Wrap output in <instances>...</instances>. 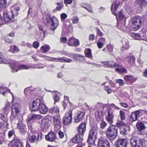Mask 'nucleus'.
I'll use <instances>...</instances> for the list:
<instances>
[{"mask_svg": "<svg viewBox=\"0 0 147 147\" xmlns=\"http://www.w3.org/2000/svg\"><path fill=\"white\" fill-rule=\"evenodd\" d=\"M19 10L20 7L15 5L11 7L10 12L6 11H4L3 12L4 21L6 22H13L14 17L18 15V12Z\"/></svg>", "mask_w": 147, "mask_h": 147, "instance_id": "obj_1", "label": "nucleus"}, {"mask_svg": "<svg viewBox=\"0 0 147 147\" xmlns=\"http://www.w3.org/2000/svg\"><path fill=\"white\" fill-rule=\"evenodd\" d=\"M117 127L113 125H110L107 128L105 132L107 138L111 141L115 139L117 136Z\"/></svg>", "mask_w": 147, "mask_h": 147, "instance_id": "obj_2", "label": "nucleus"}, {"mask_svg": "<svg viewBox=\"0 0 147 147\" xmlns=\"http://www.w3.org/2000/svg\"><path fill=\"white\" fill-rule=\"evenodd\" d=\"M16 64L17 63H16L15 61H14L13 63L11 64L10 66L13 72L17 71L18 69L20 70H22L23 69H28L31 67L38 69L42 68H43V67L39 66L37 65H34L33 66H32L31 65L28 66L24 64L18 66Z\"/></svg>", "mask_w": 147, "mask_h": 147, "instance_id": "obj_3", "label": "nucleus"}, {"mask_svg": "<svg viewBox=\"0 0 147 147\" xmlns=\"http://www.w3.org/2000/svg\"><path fill=\"white\" fill-rule=\"evenodd\" d=\"M11 115L10 118L11 120L17 119L19 120L18 116L19 113L21 110V106L19 104L16 103L13 104L12 107Z\"/></svg>", "mask_w": 147, "mask_h": 147, "instance_id": "obj_4", "label": "nucleus"}, {"mask_svg": "<svg viewBox=\"0 0 147 147\" xmlns=\"http://www.w3.org/2000/svg\"><path fill=\"white\" fill-rule=\"evenodd\" d=\"M130 144L132 147H145V141L137 137H134L130 140Z\"/></svg>", "mask_w": 147, "mask_h": 147, "instance_id": "obj_5", "label": "nucleus"}, {"mask_svg": "<svg viewBox=\"0 0 147 147\" xmlns=\"http://www.w3.org/2000/svg\"><path fill=\"white\" fill-rule=\"evenodd\" d=\"M39 56L45 58L49 61H53L55 62L59 61L61 62L69 63L72 61V60L68 59L65 57H58L57 58L50 57L44 55H39Z\"/></svg>", "mask_w": 147, "mask_h": 147, "instance_id": "obj_6", "label": "nucleus"}, {"mask_svg": "<svg viewBox=\"0 0 147 147\" xmlns=\"http://www.w3.org/2000/svg\"><path fill=\"white\" fill-rule=\"evenodd\" d=\"M131 22L134 27L138 29L142 25L143 23V19L140 16H135L132 18Z\"/></svg>", "mask_w": 147, "mask_h": 147, "instance_id": "obj_7", "label": "nucleus"}, {"mask_svg": "<svg viewBox=\"0 0 147 147\" xmlns=\"http://www.w3.org/2000/svg\"><path fill=\"white\" fill-rule=\"evenodd\" d=\"M97 127H93L92 129L89 132V135L88 139L87 140V142L90 143L91 144L93 142L92 140L93 138H96V136L97 134Z\"/></svg>", "mask_w": 147, "mask_h": 147, "instance_id": "obj_8", "label": "nucleus"}, {"mask_svg": "<svg viewBox=\"0 0 147 147\" xmlns=\"http://www.w3.org/2000/svg\"><path fill=\"white\" fill-rule=\"evenodd\" d=\"M72 120V111L69 110L67 112L63 118V123L65 125H67L71 123Z\"/></svg>", "mask_w": 147, "mask_h": 147, "instance_id": "obj_9", "label": "nucleus"}, {"mask_svg": "<svg viewBox=\"0 0 147 147\" xmlns=\"http://www.w3.org/2000/svg\"><path fill=\"white\" fill-rule=\"evenodd\" d=\"M42 102V100L38 99L33 101L32 102V111H34L38 110Z\"/></svg>", "mask_w": 147, "mask_h": 147, "instance_id": "obj_10", "label": "nucleus"}, {"mask_svg": "<svg viewBox=\"0 0 147 147\" xmlns=\"http://www.w3.org/2000/svg\"><path fill=\"white\" fill-rule=\"evenodd\" d=\"M99 147H110V143L105 138L100 137L98 140V144Z\"/></svg>", "mask_w": 147, "mask_h": 147, "instance_id": "obj_11", "label": "nucleus"}, {"mask_svg": "<svg viewBox=\"0 0 147 147\" xmlns=\"http://www.w3.org/2000/svg\"><path fill=\"white\" fill-rule=\"evenodd\" d=\"M108 115L106 116V119L110 124L113 123L114 117V111L111 108H109L108 110Z\"/></svg>", "mask_w": 147, "mask_h": 147, "instance_id": "obj_12", "label": "nucleus"}, {"mask_svg": "<svg viewBox=\"0 0 147 147\" xmlns=\"http://www.w3.org/2000/svg\"><path fill=\"white\" fill-rule=\"evenodd\" d=\"M49 120L47 118H43L41 120V128L44 131H46L48 130L50 126L49 123Z\"/></svg>", "mask_w": 147, "mask_h": 147, "instance_id": "obj_13", "label": "nucleus"}, {"mask_svg": "<svg viewBox=\"0 0 147 147\" xmlns=\"http://www.w3.org/2000/svg\"><path fill=\"white\" fill-rule=\"evenodd\" d=\"M101 63L103 64V66L108 67H119V65L113 61H101Z\"/></svg>", "mask_w": 147, "mask_h": 147, "instance_id": "obj_14", "label": "nucleus"}, {"mask_svg": "<svg viewBox=\"0 0 147 147\" xmlns=\"http://www.w3.org/2000/svg\"><path fill=\"white\" fill-rule=\"evenodd\" d=\"M79 134H76L75 137L71 140V141L75 144H79L81 143L82 145V141H83V137L82 135H80Z\"/></svg>", "mask_w": 147, "mask_h": 147, "instance_id": "obj_15", "label": "nucleus"}, {"mask_svg": "<svg viewBox=\"0 0 147 147\" xmlns=\"http://www.w3.org/2000/svg\"><path fill=\"white\" fill-rule=\"evenodd\" d=\"M127 144V140L124 139H117L115 142L116 147H126Z\"/></svg>", "mask_w": 147, "mask_h": 147, "instance_id": "obj_16", "label": "nucleus"}, {"mask_svg": "<svg viewBox=\"0 0 147 147\" xmlns=\"http://www.w3.org/2000/svg\"><path fill=\"white\" fill-rule=\"evenodd\" d=\"M85 115V113L84 112H78L77 115L74 117V122L75 123H78L82 121L84 119Z\"/></svg>", "mask_w": 147, "mask_h": 147, "instance_id": "obj_17", "label": "nucleus"}, {"mask_svg": "<svg viewBox=\"0 0 147 147\" xmlns=\"http://www.w3.org/2000/svg\"><path fill=\"white\" fill-rule=\"evenodd\" d=\"M80 44L79 40L74 37H71L69 38L67 44L70 46L75 47L78 46Z\"/></svg>", "mask_w": 147, "mask_h": 147, "instance_id": "obj_18", "label": "nucleus"}, {"mask_svg": "<svg viewBox=\"0 0 147 147\" xmlns=\"http://www.w3.org/2000/svg\"><path fill=\"white\" fill-rule=\"evenodd\" d=\"M51 119L55 126L58 129H60L61 127V123L58 117L57 116H52Z\"/></svg>", "mask_w": 147, "mask_h": 147, "instance_id": "obj_19", "label": "nucleus"}, {"mask_svg": "<svg viewBox=\"0 0 147 147\" xmlns=\"http://www.w3.org/2000/svg\"><path fill=\"white\" fill-rule=\"evenodd\" d=\"M140 110H137L131 113L129 116L130 120L133 122L137 120L138 117L140 115Z\"/></svg>", "mask_w": 147, "mask_h": 147, "instance_id": "obj_20", "label": "nucleus"}, {"mask_svg": "<svg viewBox=\"0 0 147 147\" xmlns=\"http://www.w3.org/2000/svg\"><path fill=\"white\" fill-rule=\"evenodd\" d=\"M18 126L20 133L23 135H25L26 131V125L22 124L21 121H19L18 123Z\"/></svg>", "mask_w": 147, "mask_h": 147, "instance_id": "obj_21", "label": "nucleus"}, {"mask_svg": "<svg viewBox=\"0 0 147 147\" xmlns=\"http://www.w3.org/2000/svg\"><path fill=\"white\" fill-rule=\"evenodd\" d=\"M51 20V29L52 30H55L56 28L58 25V20L55 16H53Z\"/></svg>", "mask_w": 147, "mask_h": 147, "instance_id": "obj_22", "label": "nucleus"}, {"mask_svg": "<svg viewBox=\"0 0 147 147\" xmlns=\"http://www.w3.org/2000/svg\"><path fill=\"white\" fill-rule=\"evenodd\" d=\"M86 123H81L79 126L78 128V134L83 135L86 130Z\"/></svg>", "mask_w": 147, "mask_h": 147, "instance_id": "obj_23", "label": "nucleus"}, {"mask_svg": "<svg viewBox=\"0 0 147 147\" xmlns=\"http://www.w3.org/2000/svg\"><path fill=\"white\" fill-rule=\"evenodd\" d=\"M120 2L118 0H116L112 4L111 7V10L113 14L115 15V12L119 7Z\"/></svg>", "mask_w": 147, "mask_h": 147, "instance_id": "obj_24", "label": "nucleus"}, {"mask_svg": "<svg viewBox=\"0 0 147 147\" xmlns=\"http://www.w3.org/2000/svg\"><path fill=\"white\" fill-rule=\"evenodd\" d=\"M46 140L50 142H53L56 139L55 134L53 132H50L45 136Z\"/></svg>", "mask_w": 147, "mask_h": 147, "instance_id": "obj_25", "label": "nucleus"}, {"mask_svg": "<svg viewBox=\"0 0 147 147\" xmlns=\"http://www.w3.org/2000/svg\"><path fill=\"white\" fill-rule=\"evenodd\" d=\"M38 110H39V113H40L42 114H46L48 111V108L42 102Z\"/></svg>", "mask_w": 147, "mask_h": 147, "instance_id": "obj_26", "label": "nucleus"}, {"mask_svg": "<svg viewBox=\"0 0 147 147\" xmlns=\"http://www.w3.org/2000/svg\"><path fill=\"white\" fill-rule=\"evenodd\" d=\"M12 147H23L20 141L17 139L13 140L10 144Z\"/></svg>", "mask_w": 147, "mask_h": 147, "instance_id": "obj_27", "label": "nucleus"}, {"mask_svg": "<svg viewBox=\"0 0 147 147\" xmlns=\"http://www.w3.org/2000/svg\"><path fill=\"white\" fill-rule=\"evenodd\" d=\"M42 117V116L40 115L33 114L29 116L27 120L28 121L30 122L32 120L40 119Z\"/></svg>", "mask_w": 147, "mask_h": 147, "instance_id": "obj_28", "label": "nucleus"}, {"mask_svg": "<svg viewBox=\"0 0 147 147\" xmlns=\"http://www.w3.org/2000/svg\"><path fill=\"white\" fill-rule=\"evenodd\" d=\"M10 109V104L7 102L6 103L5 107L2 109V112L3 114L7 115L9 113Z\"/></svg>", "mask_w": 147, "mask_h": 147, "instance_id": "obj_29", "label": "nucleus"}, {"mask_svg": "<svg viewBox=\"0 0 147 147\" xmlns=\"http://www.w3.org/2000/svg\"><path fill=\"white\" fill-rule=\"evenodd\" d=\"M7 92H8L11 94L13 100L14 98L13 95V94L10 92V90L9 89L7 88L0 87V94H1L5 96V94L7 93Z\"/></svg>", "mask_w": 147, "mask_h": 147, "instance_id": "obj_30", "label": "nucleus"}, {"mask_svg": "<svg viewBox=\"0 0 147 147\" xmlns=\"http://www.w3.org/2000/svg\"><path fill=\"white\" fill-rule=\"evenodd\" d=\"M136 125L137 129L139 131H141L146 128L144 124L140 122H138Z\"/></svg>", "mask_w": 147, "mask_h": 147, "instance_id": "obj_31", "label": "nucleus"}, {"mask_svg": "<svg viewBox=\"0 0 147 147\" xmlns=\"http://www.w3.org/2000/svg\"><path fill=\"white\" fill-rule=\"evenodd\" d=\"M59 110L57 107H53L51 108L49 110V112L52 114H56L59 113Z\"/></svg>", "mask_w": 147, "mask_h": 147, "instance_id": "obj_32", "label": "nucleus"}, {"mask_svg": "<svg viewBox=\"0 0 147 147\" xmlns=\"http://www.w3.org/2000/svg\"><path fill=\"white\" fill-rule=\"evenodd\" d=\"M131 36L136 40H146V37H145L144 36L141 37L139 34L136 33H132Z\"/></svg>", "mask_w": 147, "mask_h": 147, "instance_id": "obj_33", "label": "nucleus"}, {"mask_svg": "<svg viewBox=\"0 0 147 147\" xmlns=\"http://www.w3.org/2000/svg\"><path fill=\"white\" fill-rule=\"evenodd\" d=\"M123 46L122 47V50L128 49L130 45L129 44V42L127 40H124L122 41Z\"/></svg>", "mask_w": 147, "mask_h": 147, "instance_id": "obj_34", "label": "nucleus"}, {"mask_svg": "<svg viewBox=\"0 0 147 147\" xmlns=\"http://www.w3.org/2000/svg\"><path fill=\"white\" fill-rule=\"evenodd\" d=\"M136 1L140 5L141 9L147 4V2L145 0H136Z\"/></svg>", "mask_w": 147, "mask_h": 147, "instance_id": "obj_35", "label": "nucleus"}, {"mask_svg": "<svg viewBox=\"0 0 147 147\" xmlns=\"http://www.w3.org/2000/svg\"><path fill=\"white\" fill-rule=\"evenodd\" d=\"M72 57L74 59L77 60H80V58L84 59V57L81 55L76 54L72 53Z\"/></svg>", "mask_w": 147, "mask_h": 147, "instance_id": "obj_36", "label": "nucleus"}, {"mask_svg": "<svg viewBox=\"0 0 147 147\" xmlns=\"http://www.w3.org/2000/svg\"><path fill=\"white\" fill-rule=\"evenodd\" d=\"M84 52L86 55L87 57L90 58L92 57V55L91 49H86L85 50Z\"/></svg>", "mask_w": 147, "mask_h": 147, "instance_id": "obj_37", "label": "nucleus"}, {"mask_svg": "<svg viewBox=\"0 0 147 147\" xmlns=\"http://www.w3.org/2000/svg\"><path fill=\"white\" fill-rule=\"evenodd\" d=\"M118 26L119 29L124 30L126 28L125 25V22H123V23L121 22V23H119L118 24Z\"/></svg>", "mask_w": 147, "mask_h": 147, "instance_id": "obj_38", "label": "nucleus"}, {"mask_svg": "<svg viewBox=\"0 0 147 147\" xmlns=\"http://www.w3.org/2000/svg\"><path fill=\"white\" fill-rule=\"evenodd\" d=\"M127 61L131 64L134 63L135 62V58L133 55H129L127 57Z\"/></svg>", "mask_w": 147, "mask_h": 147, "instance_id": "obj_39", "label": "nucleus"}, {"mask_svg": "<svg viewBox=\"0 0 147 147\" xmlns=\"http://www.w3.org/2000/svg\"><path fill=\"white\" fill-rule=\"evenodd\" d=\"M41 49L43 53H45L50 50V47L49 45H46L42 46L41 48Z\"/></svg>", "mask_w": 147, "mask_h": 147, "instance_id": "obj_40", "label": "nucleus"}, {"mask_svg": "<svg viewBox=\"0 0 147 147\" xmlns=\"http://www.w3.org/2000/svg\"><path fill=\"white\" fill-rule=\"evenodd\" d=\"M55 4L57 5L56 9L57 11L61 10L63 6V5L62 2L56 3Z\"/></svg>", "mask_w": 147, "mask_h": 147, "instance_id": "obj_41", "label": "nucleus"}, {"mask_svg": "<svg viewBox=\"0 0 147 147\" xmlns=\"http://www.w3.org/2000/svg\"><path fill=\"white\" fill-rule=\"evenodd\" d=\"M119 18L123 22H125L126 18L123 15L122 11H120L119 13Z\"/></svg>", "mask_w": 147, "mask_h": 147, "instance_id": "obj_42", "label": "nucleus"}, {"mask_svg": "<svg viewBox=\"0 0 147 147\" xmlns=\"http://www.w3.org/2000/svg\"><path fill=\"white\" fill-rule=\"evenodd\" d=\"M133 77L131 75H126L124 77V79L126 82L127 81H131L133 79Z\"/></svg>", "mask_w": 147, "mask_h": 147, "instance_id": "obj_43", "label": "nucleus"}, {"mask_svg": "<svg viewBox=\"0 0 147 147\" xmlns=\"http://www.w3.org/2000/svg\"><path fill=\"white\" fill-rule=\"evenodd\" d=\"M125 113L122 110H120L119 112V115L120 117L121 120H123L125 119Z\"/></svg>", "mask_w": 147, "mask_h": 147, "instance_id": "obj_44", "label": "nucleus"}, {"mask_svg": "<svg viewBox=\"0 0 147 147\" xmlns=\"http://www.w3.org/2000/svg\"><path fill=\"white\" fill-rule=\"evenodd\" d=\"M115 70L121 73H126L127 72V70L126 69L123 67L116 68L115 69Z\"/></svg>", "mask_w": 147, "mask_h": 147, "instance_id": "obj_45", "label": "nucleus"}, {"mask_svg": "<svg viewBox=\"0 0 147 147\" xmlns=\"http://www.w3.org/2000/svg\"><path fill=\"white\" fill-rule=\"evenodd\" d=\"M0 118L5 122L7 123L8 121V119L6 116L3 115L0 113Z\"/></svg>", "mask_w": 147, "mask_h": 147, "instance_id": "obj_46", "label": "nucleus"}, {"mask_svg": "<svg viewBox=\"0 0 147 147\" xmlns=\"http://www.w3.org/2000/svg\"><path fill=\"white\" fill-rule=\"evenodd\" d=\"M11 49H13L12 52L13 53L18 52L20 51L19 49L16 45H13L12 47H11Z\"/></svg>", "mask_w": 147, "mask_h": 147, "instance_id": "obj_47", "label": "nucleus"}, {"mask_svg": "<svg viewBox=\"0 0 147 147\" xmlns=\"http://www.w3.org/2000/svg\"><path fill=\"white\" fill-rule=\"evenodd\" d=\"M36 138V137L35 136H32L29 137V141L32 143L35 142V140Z\"/></svg>", "mask_w": 147, "mask_h": 147, "instance_id": "obj_48", "label": "nucleus"}, {"mask_svg": "<svg viewBox=\"0 0 147 147\" xmlns=\"http://www.w3.org/2000/svg\"><path fill=\"white\" fill-rule=\"evenodd\" d=\"M116 82L118 83L119 84L120 86H122L124 84V82L123 80L122 79H119L116 80Z\"/></svg>", "mask_w": 147, "mask_h": 147, "instance_id": "obj_49", "label": "nucleus"}, {"mask_svg": "<svg viewBox=\"0 0 147 147\" xmlns=\"http://www.w3.org/2000/svg\"><path fill=\"white\" fill-rule=\"evenodd\" d=\"M125 125V124L122 121H119L116 123V125L117 126L116 127H120L122 126L123 125Z\"/></svg>", "mask_w": 147, "mask_h": 147, "instance_id": "obj_50", "label": "nucleus"}, {"mask_svg": "<svg viewBox=\"0 0 147 147\" xmlns=\"http://www.w3.org/2000/svg\"><path fill=\"white\" fill-rule=\"evenodd\" d=\"M109 105L112 108H113L114 109H115L118 110L120 109L119 107H117V106L115 105L113 103Z\"/></svg>", "mask_w": 147, "mask_h": 147, "instance_id": "obj_51", "label": "nucleus"}, {"mask_svg": "<svg viewBox=\"0 0 147 147\" xmlns=\"http://www.w3.org/2000/svg\"><path fill=\"white\" fill-rule=\"evenodd\" d=\"M54 99L55 100V104L56 102L59 101L60 100V98L59 97L57 96V94H56L54 97Z\"/></svg>", "mask_w": 147, "mask_h": 147, "instance_id": "obj_52", "label": "nucleus"}, {"mask_svg": "<svg viewBox=\"0 0 147 147\" xmlns=\"http://www.w3.org/2000/svg\"><path fill=\"white\" fill-rule=\"evenodd\" d=\"M127 130L126 129L124 128L121 129L120 131V134L123 135H125L126 134Z\"/></svg>", "mask_w": 147, "mask_h": 147, "instance_id": "obj_53", "label": "nucleus"}, {"mask_svg": "<svg viewBox=\"0 0 147 147\" xmlns=\"http://www.w3.org/2000/svg\"><path fill=\"white\" fill-rule=\"evenodd\" d=\"M104 88L105 90L107 92L108 94H110L111 92V90L110 88L106 86H105Z\"/></svg>", "mask_w": 147, "mask_h": 147, "instance_id": "obj_54", "label": "nucleus"}, {"mask_svg": "<svg viewBox=\"0 0 147 147\" xmlns=\"http://www.w3.org/2000/svg\"><path fill=\"white\" fill-rule=\"evenodd\" d=\"M72 3V0H64V3L65 4L66 6H67V4H71Z\"/></svg>", "mask_w": 147, "mask_h": 147, "instance_id": "obj_55", "label": "nucleus"}, {"mask_svg": "<svg viewBox=\"0 0 147 147\" xmlns=\"http://www.w3.org/2000/svg\"><path fill=\"white\" fill-rule=\"evenodd\" d=\"M82 7L86 9L89 12L92 13H93L92 9L91 7H89L88 8H87L85 7H83V6H82Z\"/></svg>", "mask_w": 147, "mask_h": 147, "instance_id": "obj_56", "label": "nucleus"}, {"mask_svg": "<svg viewBox=\"0 0 147 147\" xmlns=\"http://www.w3.org/2000/svg\"><path fill=\"white\" fill-rule=\"evenodd\" d=\"M15 132L13 130H11L9 131L8 133V136L9 138L11 137L14 134Z\"/></svg>", "mask_w": 147, "mask_h": 147, "instance_id": "obj_57", "label": "nucleus"}, {"mask_svg": "<svg viewBox=\"0 0 147 147\" xmlns=\"http://www.w3.org/2000/svg\"><path fill=\"white\" fill-rule=\"evenodd\" d=\"M97 45L98 46V47L99 48L101 49L104 45V43H101L100 42L98 41V42L97 43Z\"/></svg>", "mask_w": 147, "mask_h": 147, "instance_id": "obj_58", "label": "nucleus"}, {"mask_svg": "<svg viewBox=\"0 0 147 147\" xmlns=\"http://www.w3.org/2000/svg\"><path fill=\"white\" fill-rule=\"evenodd\" d=\"M107 47L109 51L111 52L113 51V45H107Z\"/></svg>", "mask_w": 147, "mask_h": 147, "instance_id": "obj_59", "label": "nucleus"}, {"mask_svg": "<svg viewBox=\"0 0 147 147\" xmlns=\"http://www.w3.org/2000/svg\"><path fill=\"white\" fill-rule=\"evenodd\" d=\"M79 21V19L77 17H74L73 18L72 21L74 23H77Z\"/></svg>", "mask_w": 147, "mask_h": 147, "instance_id": "obj_60", "label": "nucleus"}, {"mask_svg": "<svg viewBox=\"0 0 147 147\" xmlns=\"http://www.w3.org/2000/svg\"><path fill=\"white\" fill-rule=\"evenodd\" d=\"M107 125L106 123L104 121H102L100 123V127L103 129Z\"/></svg>", "mask_w": 147, "mask_h": 147, "instance_id": "obj_61", "label": "nucleus"}, {"mask_svg": "<svg viewBox=\"0 0 147 147\" xmlns=\"http://www.w3.org/2000/svg\"><path fill=\"white\" fill-rule=\"evenodd\" d=\"M67 16L65 13H63L61 15V18L62 20H64L67 18Z\"/></svg>", "mask_w": 147, "mask_h": 147, "instance_id": "obj_62", "label": "nucleus"}, {"mask_svg": "<svg viewBox=\"0 0 147 147\" xmlns=\"http://www.w3.org/2000/svg\"><path fill=\"white\" fill-rule=\"evenodd\" d=\"M33 45L35 49H37L39 46V43L37 42H34L33 44Z\"/></svg>", "mask_w": 147, "mask_h": 147, "instance_id": "obj_63", "label": "nucleus"}, {"mask_svg": "<svg viewBox=\"0 0 147 147\" xmlns=\"http://www.w3.org/2000/svg\"><path fill=\"white\" fill-rule=\"evenodd\" d=\"M5 133H0V138L5 140Z\"/></svg>", "mask_w": 147, "mask_h": 147, "instance_id": "obj_64", "label": "nucleus"}]
</instances>
